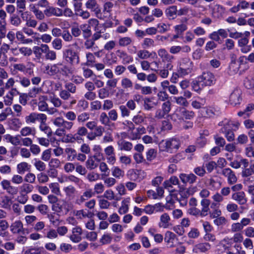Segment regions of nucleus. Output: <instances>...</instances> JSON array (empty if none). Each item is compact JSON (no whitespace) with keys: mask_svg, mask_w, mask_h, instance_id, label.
Wrapping results in <instances>:
<instances>
[{"mask_svg":"<svg viewBox=\"0 0 254 254\" xmlns=\"http://www.w3.org/2000/svg\"><path fill=\"white\" fill-rule=\"evenodd\" d=\"M63 66L60 68V73L64 77H69L72 75L75 69L73 65H63Z\"/></svg>","mask_w":254,"mask_h":254,"instance_id":"27","label":"nucleus"},{"mask_svg":"<svg viewBox=\"0 0 254 254\" xmlns=\"http://www.w3.org/2000/svg\"><path fill=\"white\" fill-rule=\"evenodd\" d=\"M216 204L214 202H213L211 205V208H212L214 207V209L211 211L209 212L210 217L211 218H217L221 216V211L218 208H215L216 206Z\"/></svg>","mask_w":254,"mask_h":254,"instance_id":"52","label":"nucleus"},{"mask_svg":"<svg viewBox=\"0 0 254 254\" xmlns=\"http://www.w3.org/2000/svg\"><path fill=\"white\" fill-rule=\"evenodd\" d=\"M36 176L33 173H28L26 174L24 178V181L26 183H29L30 184H32L35 183L36 181Z\"/></svg>","mask_w":254,"mask_h":254,"instance_id":"60","label":"nucleus"},{"mask_svg":"<svg viewBox=\"0 0 254 254\" xmlns=\"http://www.w3.org/2000/svg\"><path fill=\"white\" fill-rule=\"evenodd\" d=\"M232 198L239 204L244 205L247 203V199L244 191H238L233 193Z\"/></svg>","mask_w":254,"mask_h":254,"instance_id":"23","label":"nucleus"},{"mask_svg":"<svg viewBox=\"0 0 254 254\" xmlns=\"http://www.w3.org/2000/svg\"><path fill=\"white\" fill-rule=\"evenodd\" d=\"M165 14L169 19H174L177 14V6L172 5L165 10Z\"/></svg>","mask_w":254,"mask_h":254,"instance_id":"33","label":"nucleus"},{"mask_svg":"<svg viewBox=\"0 0 254 254\" xmlns=\"http://www.w3.org/2000/svg\"><path fill=\"white\" fill-rule=\"evenodd\" d=\"M112 175L117 179H121L125 176V172L119 167H114L112 169Z\"/></svg>","mask_w":254,"mask_h":254,"instance_id":"43","label":"nucleus"},{"mask_svg":"<svg viewBox=\"0 0 254 254\" xmlns=\"http://www.w3.org/2000/svg\"><path fill=\"white\" fill-rule=\"evenodd\" d=\"M15 36L18 41L21 42L23 44H28L32 42V40L30 39H26L23 32L22 31H18L15 34Z\"/></svg>","mask_w":254,"mask_h":254,"instance_id":"47","label":"nucleus"},{"mask_svg":"<svg viewBox=\"0 0 254 254\" xmlns=\"http://www.w3.org/2000/svg\"><path fill=\"white\" fill-rule=\"evenodd\" d=\"M176 235L172 232L167 231L165 234L164 240L167 244H172L170 247H174L173 243Z\"/></svg>","mask_w":254,"mask_h":254,"instance_id":"44","label":"nucleus"},{"mask_svg":"<svg viewBox=\"0 0 254 254\" xmlns=\"http://www.w3.org/2000/svg\"><path fill=\"white\" fill-rule=\"evenodd\" d=\"M119 162L126 166H129L131 163V158L130 156L122 155L119 157Z\"/></svg>","mask_w":254,"mask_h":254,"instance_id":"59","label":"nucleus"},{"mask_svg":"<svg viewBox=\"0 0 254 254\" xmlns=\"http://www.w3.org/2000/svg\"><path fill=\"white\" fill-rule=\"evenodd\" d=\"M9 22L13 26L18 27L21 25L22 20L19 15L13 14L9 18Z\"/></svg>","mask_w":254,"mask_h":254,"instance_id":"39","label":"nucleus"},{"mask_svg":"<svg viewBox=\"0 0 254 254\" xmlns=\"http://www.w3.org/2000/svg\"><path fill=\"white\" fill-rule=\"evenodd\" d=\"M47 119V116L45 114L44 117L39 121L40 124L39 127L41 131L44 132L48 137H50L52 134V131L50 127L46 124Z\"/></svg>","mask_w":254,"mask_h":254,"instance_id":"20","label":"nucleus"},{"mask_svg":"<svg viewBox=\"0 0 254 254\" xmlns=\"http://www.w3.org/2000/svg\"><path fill=\"white\" fill-rule=\"evenodd\" d=\"M49 188L51 189V192L58 195H61L60 185L58 183H52L49 185Z\"/></svg>","mask_w":254,"mask_h":254,"instance_id":"54","label":"nucleus"},{"mask_svg":"<svg viewBox=\"0 0 254 254\" xmlns=\"http://www.w3.org/2000/svg\"><path fill=\"white\" fill-rule=\"evenodd\" d=\"M94 213L87 209H82L76 211L75 216L80 219L85 218H91L94 216Z\"/></svg>","mask_w":254,"mask_h":254,"instance_id":"31","label":"nucleus"},{"mask_svg":"<svg viewBox=\"0 0 254 254\" xmlns=\"http://www.w3.org/2000/svg\"><path fill=\"white\" fill-rule=\"evenodd\" d=\"M34 186L29 183H24L22 184L19 188V193H22L25 195H27L32 192L34 190Z\"/></svg>","mask_w":254,"mask_h":254,"instance_id":"32","label":"nucleus"},{"mask_svg":"<svg viewBox=\"0 0 254 254\" xmlns=\"http://www.w3.org/2000/svg\"><path fill=\"white\" fill-rule=\"evenodd\" d=\"M43 247H30L24 252V254H43Z\"/></svg>","mask_w":254,"mask_h":254,"instance_id":"41","label":"nucleus"},{"mask_svg":"<svg viewBox=\"0 0 254 254\" xmlns=\"http://www.w3.org/2000/svg\"><path fill=\"white\" fill-rule=\"evenodd\" d=\"M10 51L14 56H19L22 55L24 57L30 56L33 52L31 48L28 47H19L10 49Z\"/></svg>","mask_w":254,"mask_h":254,"instance_id":"7","label":"nucleus"},{"mask_svg":"<svg viewBox=\"0 0 254 254\" xmlns=\"http://www.w3.org/2000/svg\"><path fill=\"white\" fill-rule=\"evenodd\" d=\"M88 102L86 100L81 99L78 101L76 109L78 111L82 112L88 108Z\"/></svg>","mask_w":254,"mask_h":254,"instance_id":"45","label":"nucleus"},{"mask_svg":"<svg viewBox=\"0 0 254 254\" xmlns=\"http://www.w3.org/2000/svg\"><path fill=\"white\" fill-rule=\"evenodd\" d=\"M20 133L23 136H27L30 135L34 136L36 134V129L34 127L26 126L21 129Z\"/></svg>","mask_w":254,"mask_h":254,"instance_id":"37","label":"nucleus"},{"mask_svg":"<svg viewBox=\"0 0 254 254\" xmlns=\"http://www.w3.org/2000/svg\"><path fill=\"white\" fill-rule=\"evenodd\" d=\"M146 117L144 114H137L133 116L132 121L136 125H140L143 123L146 120Z\"/></svg>","mask_w":254,"mask_h":254,"instance_id":"57","label":"nucleus"},{"mask_svg":"<svg viewBox=\"0 0 254 254\" xmlns=\"http://www.w3.org/2000/svg\"><path fill=\"white\" fill-rule=\"evenodd\" d=\"M45 55V58L47 60L54 61L57 58L56 53L54 51L50 50L49 46H48Z\"/></svg>","mask_w":254,"mask_h":254,"instance_id":"55","label":"nucleus"},{"mask_svg":"<svg viewBox=\"0 0 254 254\" xmlns=\"http://www.w3.org/2000/svg\"><path fill=\"white\" fill-rule=\"evenodd\" d=\"M63 115L66 119V121L71 122L75 121L76 118V114L71 111H69L66 112H63Z\"/></svg>","mask_w":254,"mask_h":254,"instance_id":"63","label":"nucleus"},{"mask_svg":"<svg viewBox=\"0 0 254 254\" xmlns=\"http://www.w3.org/2000/svg\"><path fill=\"white\" fill-rule=\"evenodd\" d=\"M251 222L250 218H243L240 222L234 223L231 225V231L232 233L241 232L244 227L249 225Z\"/></svg>","mask_w":254,"mask_h":254,"instance_id":"9","label":"nucleus"},{"mask_svg":"<svg viewBox=\"0 0 254 254\" xmlns=\"http://www.w3.org/2000/svg\"><path fill=\"white\" fill-rule=\"evenodd\" d=\"M132 42V39L129 37H120L118 40V44L121 47H127Z\"/></svg>","mask_w":254,"mask_h":254,"instance_id":"53","label":"nucleus"},{"mask_svg":"<svg viewBox=\"0 0 254 254\" xmlns=\"http://www.w3.org/2000/svg\"><path fill=\"white\" fill-rule=\"evenodd\" d=\"M52 47L57 50H60L63 47L62 40L60 38H55L52 42Z\"/></svg>","mask_w":254,"mask_h":254,"instance_id":"64","label":"nucleus"},{"mask_svg":"<svg viewBox=\"0 0 254 254\" xmlns=\"http://www.w3.org/2000/svg\"><path fill=\"white\" fill-rule=\"evenodd\" d=\"M65 153L67 154V159L68 161H72L76 157V151L73 148L68 147L64 149Z\"/></svg>","mask_w":254,"mask_h":254,"instance_id":"48","label":"nucleus"},{"mask_svg":"<svg viewBox=\"0 0 254 254\" xmlns=\"http://www.w3.org/2000/svg\"><path fill=\"white\" fill-rule=\"evenodd\" d=\"M82 229L79 226H76L72 228V234L70 236L69 239L73 243H78L82 240Z\"/></svg>","mask_w":254,"mask_h":254,"instance_id":"18","label":"nucleus"},{"mask_svg":"<svg viewBox=\"0 0 254 254\" xmlns=\"http://www.w3.org/2000/svg\"><path fill=\"white\" fill-rule=\"evenodd\" d=\"M241 91L239 89H235L231 94L229 101L231 104L235 106L240 104L241 100Z\"/></svg>","mask_w":254,"mask_h":254,"instance_id":"21","label":"nucleus"},{"mask_svg":"<svg viewBox=\"0 0 254 254\" xmlns=\"http://www.w3.org/2000/svg\"><path fill=\"white\" fill-rule=\"evenodd\" d=\"M48 45L42 44L40 46H34L33 47V53L37 59H40L43 57V54L46 52Z\"/></svg>","mask_w":254,"mask_h":254,"instance_id":"24","label":"nucleus"},{"mask_svg":"<svg viewBox=\"0 0 254 254\" xmlns=\"http://www.w3.org/2000/svg\"><path fill=\"white\" fill-rule=\"evenodd\" d=\"M52 209L58 212L61 213L64 212L65 214L68 213L70 210L69 208V204L64 199H62L58 201L52 206Z\"/></svg>","mask_w":254,"mask_h":254,"instance_id":"11","label":"nucleus"},{"mask_svg":"<svg viewBox=\"0 0 254 254\" xmlns=\"http://www.w3.org/2000/svg\"><path fill=\"white\" fill-rule=\"evenodd\" d=\"M130 200V198L129 197H127L122 200L121 206L118 211L120 214H125L128 211Z\"/></svg>","mask_w":254,"mask_h":254,"instance_id":"34","label":"nucleus"},{"mask_svg":"<svg viewBox=\"0 0 254 254\" xmlns=\"http://www.w3.org/2000/svg\"><path fill=\"white\" fill-rule=\"evenodd\" d=\"M225 12V8L220 4H216L212 9L211 16L214 18H219L222 16Z\"/></svg>","mask_w":254,"mask_h":254,"instance_id":"29","label":"nucleus"},{"mask_svg":"<svg viewBox=\"0 0 254 254\" xmlns=\"http://www.w3.org/2000/svg\"><path fill=\"white\" fill-rule=\"evenodd\" d=\"M180 146V140L176 138H171L163 140L159 144L160 149L169 153L176 152Z\"/></svg>","mask_w":254,"mask_h":254,"instance_id":"2","label":"nucleus"},{"mask_svg":"<svg viewBox=\"0 0 254 254\" xmlns=\"http://www.w3.org/2000/svg\"><path fill=\"white\" fill-rule=\"evenodd\" d=\"M63 191L65 193L66 198L69 200L73 199L77 192L75 188L72 185L64 187Z\"/></svg>","mask_w":254,"mask_h":254,"instance_id":"28","label":"nucleus"},{"mask_svg":"<svg viewBox=\"0 0 254 254\" xmlns=\"http://www.w3.org/2000/svg\"><path fill=\"white\" fill-rule=\"evenodd\" d=\"M179 178L184 184H193L196 182L197 179L196 176L193 173H181L179 175Z\"/></svg>","mask_w":254,"mask_h":254,"instance_id":"17","label":"nucleus"},{"mask_svg":"<svg viewBox=\"0 0 254 254\" xmlns=\"http://www.w3.org/2000/svg\"><path fill=\"white\" fill-rule=\"evenodd\" d=\"M44 13L47 17H51L52 16L60 17L63 15V11L60 8L49 5V6L44 10Z\"/></svg>","mask_w":254,"mask_h":254,"instance_id":"16","label":"nucleus"},{"mask_svg":"<svg viewBox=\"0 0 254 254\" xmlns=\"http://www.w3.org/2000/svg\"><path fill=\"white\" fill-rule=\"evenodd\" d=\"M99 162H97L96 160L90 156L88 157V159L86 161V167L90 170H94L98 166Z\"/></svg>","mask_w":254,"mask_h":254,"instance_id":"42","label":"nucleus"},{"mask_svg":"<svg viewBox=\"0 0 254 254\" xmlns=\"http://www.w3.org/2000/svg\"><path fill=\"white\" fill-rule=\"evenodd\" d=\"M16 169L19 174H23L30 169V165L27 162H22L17 164Z\"/></svg>","mask_w":254,"mask_h":254,"instance_id":"40","label":"nucleus"},{"mask_svg":"<svg viewBox=\"0 0 254 254\" xmlns=\"http://www.w3.org/2000/svg\"><path fill=\"white\" fill-rule=\"evenodd\" d=\"M2 189L5 190L9 194L14 195H16L18 191V188L11 185L10 181L7 180H3L0 183Z\"/></svg>","mask_w":254,"mask_h":254,"instance_id":"10","label":"nucleus"},{"mask_svg":"<svg viewBox=\"0 0 254 254\" xmlns=\"http://www.w3.org/2000/svg\"><path fill=\"white\" fill-rule=\"evenodd\" d=\"M105 190V187L102 183H96L94 185L93 188V193L95 194H100L102 193Z\"/></svg>","mask_w":254,"mask_h":254,"instance_id":"58","label":"nucleus"},{"mask_svg":"<svg viewBox=\"0 0 254 254\" xmlns=\"http://www.w3.org/2000/svg\"><path fill=\"white\" fill-rule=\"evenodd\" d=\"M254 174V164H251L249 168H243L242 171V177H250Z\"/></svg>","mask_w":254,"mask_h":254,"instance_id":"56","label":"nucleus"},{"mask_svg":"<svg viewBox=\"0 0 254 254\" xmlns=\"http://www.w3.org/2000/svg\"><path fill=\"white\" fill-rule=\"evenodd\" d=\"M21 18L25 22V25L31 28H35L38 24L37 21L28 11L21 13Z\"/></svg>","mask_w":254,"mask_h":254,"instance_id":"14","label":"nucleus"},{"mask_svg":"<svg viewBox=\"0 0 254 254\" xmlns=\"http://www.w3.org/2000/svg\"><path fill=\"white\" fill-rule=\"evenodd\" d=\"M175 33L182 35L184 32L188 29L187 25L185 23H182L176 25L174 27Z\"/></svg>","mask_w":254,"mask_h":254,"instance_id":"61","label":"nucleus"},{"mask_svg":"<svg viewBox=\"0 0 254 254\" xmlns=\"http://www.w3.org/2000/svg\"><path fill=\"white\" fill-rule=\"evenodd\" d=\"M47 97L45 96H40L38 98V106L39 111L44 112L47 110L48 107V104L46 102Z\"/></svg>","mask_w":254,"mask_h":254,"instance_id":"38","label":"nucleus"},{"mask_svg":"<svg viewBox=\"0 0 254 254\" xmlns=\"http://www.w3.org/2000/svg\"><path fill=\"white\" fill-rule=\"evenodd\" d=\"M174 101L179 105L187 107L189 105V102L185 97L180 96H175L173 97Z\"/></svg>","mask_w":254,"mask_h":254,"instance_id":"50","label":"nucleus"},{"mask_svg":"<svg viewBox=\"0 0 254 254\" xmlns=\"http://www.w3.org/2000/svg\"><path fill=\"white\" fill-rule=\"evenodd\" d=\"M117 144L121 150L130 151L133 147V144L131 142L124 140H119L117 142Z\"/></svg>","mask_w":254,"mask_h":254,"instance_id":"30","label":"nucleus"},{"mask_svg":"<svg viewBox=\"0 0 254 254\" xmlns=\"http://www.w3.org/2000/svg\"><path fill=\"white\" fill-rule=\"evenodd\" d=\"M118 57L122 60L123 64H128L133 61V58L124 51H118Z\"/></svg>","mask_w":254,"mask_h":254,"instance_id":"36","label":"nucleus"},{"mask_svg":"<svg viewBox=\"0 0 254 254\" xmlns=\"http://www.w3.org/2000/svg\"><path fill=\"white\" fill-rule=\"evenodd\" d=\"M34 64L32 63H29L27 67L23 63L15 64L13 65L14 70H16L27 74L30 76L33 75Z\"/></svg>","mask_w":254,"mask_h":254,"instance_id":"6","label":"nucleus"},{"mask_svg":"<svg viewBox=\"0 0 254 254\" xmlns=\"http://www.w3.org/2000/svg\"><path fill=\"white\" fill-rule=\"evenodd\" d=\"M221 131L225 134V136L228 141H232L235 139V135L233 131L228 128L227 126H225L221 129Z\"/></svg>","mask_w":254,"mask_h":254,"instance_id":"35","label":"nucleus"},{"mask_svg":"<svg viewBox=\"0 0 254 254\" xmlns=\"http://www.w3.org/2000/svg\"><path fill=\"white\" fill-rule=\"evenodd\" d=\"M179 184L178 178L173 176L170 178L163 183V186L170 191H173V185H178Z\"/></svg>","mask_w":254,"mask_h":254,"instance_id":"26","label":"nucleus"},{"mask_svg":"<svg viewBox=\"0 0 254 254\" xmlns=\"http://www.w3.org/2000/svg\"><path fill=\"white\" fill-rule=\"evenodd\" d=\"M63 65L62 63H58L52 65L48 71V73L51 75H55L58 72H60V66Z\"/></svg>","mask_w":254,"mask_h":254,"instance_id":"62","label":"nucleus"},{"mask_svg":"<svg viewBox=\"0 0 254 254\" xmlns=\"http://www.w3.org/2000/svg\"><path fill=\"white\" fill-rule=\"evenodd\" d=\"M10 231L14 235L19 234L23 232V224L20 220H17L12 222L9 226Z\"/></svg>","mask_w":254,"mask_h":254,"instance_id":"15","label":"nucleus"},{"mask_svg":"<svg viewBox=\"0 0 254 254\" xmlns=\"http://www.w3.org/2000/svg\"><path fill=\"white\" fill-rule=\"evenodd\" d=\"M105 154L106 156L107 162L111 165H114L116 161L115 151L114 147L109 145L104 149Z\"/></svg>","mask_w":254,"mask_h":254,"instance_id":"12","label":"nucleus"},{"mask_svg":"<svg viewBox=\"0 0 254 254\" xmlns=\"http://www.w3.org/2000/svg\"><path fill=\"white\" fill-rule=\"evenodd\" d=\"M159 57L162 59L163 62H172L175 59L174 57L168 53L164 48L160 49L157 51Z\"/></svg>","mask_w":254,"mask_h":254,"instance_id":"22","label":"nucleus"},{"mask_svg":"<svg viewBox=\"0 0 254 254\" xmlns=\"http://www.w3.org/2000/svg\"><path fill=\"white\" fill-rule=\"evenodd\" d=\"M198 78L199 82H202V86H211L215 83L216 81L214 75L210 72H203Z\"/></svg>","mask_w":254,"mask_h":254,"instance_id":"5","label":"nucleus"},{"mask_svg":"<svg viewBox=\"0 0 254 254\" xmlns=\"http://www.w3.org/2000/svg\"><path fill=\"white\" fill-rule=\"evenodd\" d=\"M180 113L183 115V119L191 120L194 117L195 114L192 111H189L185 108H180Z\"/></svg>","mask_w":254,"mask_h":254,"instance_id":"46","label":"nucleus"},{"mask_svg":"<svg viewBox=\"0 0 254 254\" xmlns=\"http://www.w3.org/2000/svg\"><path fill=\"white\" fill-rule=\"evenodd\" d=\"M193 64L189 58H183L180 63L178 72L181 77H184L191 73Z\"/></svg>","mask_w":254,"mask_h":254,"instance_id":"3","label":"nucleus"},{"mask_svg":"<svg viewBox=\"0 0 254 254\" xmlns=\"http://www.w3.org/2000/svg\"><path fill=\"white\" fill-rule=\"evenodd\" d=\"M44 115V114L32 113L25 117V122L27 124H35L36 121L39 122Z\"/></svg>","mask_w":254,"mask_h":254,"instance_id":"25","label":"nucleus"},{"mask_svg":"<svg viewBox=\"0 0 254 254\" xmlns=\"http://www.w3.org/2000/svg\"><path fill=\"white\" fill-rule=\"evenodd\" d=\"M85 5L87 9L94 12L96 17H98V15L101 14L100 5L97 0H87L85 3Z\"/></svg>","mask_w":254,"mask_h":254,"instance_id":"13","label":"nucleus"},{"mask_svg":"<svg viewBox=\"0 0 254 254\" xmlns=\"http://www.w3.org/2000/svg\"><path fill=\"white\" fill-rule=\"evenodd\" d=\"M53 124L58 127L55 131V134L61 137L65 135L66 131H70L73 127V123L64 120L63 117H58L53 121Z\"/></svg>","mask_w":254,"mask_h":254,"instance_id":"1","label":"nucleus"},{"mask_svg":"<svg viewBox=\"0 0 254 254\" xmlns=\"http://www.w3.org/2000/svg\"><path fill=\"white\" fill-rule=\"evenodd\" d=\"M63 58L70 65L78 64L79 63V57L78 53L71 49H67L63 51Z\"/></svg>","mask_w":254,"mask_h":254,"instance_id":"4","label":"nucleus"},{"mask_svg":"<svg viewBox=\"0 0 254 254\" xmlns=\"http://www.w3.org/2000/svg\"><path fill=\"white\" fill-rule=\"evenodd\" d=\"M221 174L227 178L228 184L230 185L235 184L237 182V178L235 172L229 168L222 169Z\"/></svg>","mask_w":254,"mask_h":254,"instance_id":"8","label":"nucleus"},{"mask_svg":"<svg viewBox=\"0 0 254 254\" xmlns=\"http://www.w3.org/2000/svg\"><path fill=\"white\" fill-rule=\"evenodd\" d=\"M122 87L126 90L131 89L133 87L132 81L127 77H123L121 81Z\"/></svg>","mask_w":254,"mask_h":254,"instance_id":"49","label":"nucleus"},{"mask_svg":"<svg viewBox=\"0 0 254 254\" xmlns=\"http://www.w3.org/2000/svg\"><path fill=\"white\" fill-rule=\"evenodd\" d=\"M31 28V27H28V26L25 25L22 29V32L27 36H31L35 40H37L38 38L35 37V36L37 34V32H34Z\"/></svg>","mask_w":254,"mask_h":254,"instance_id":"51","label":"nucleus"},{"mask_svg":"<svg viewBox=\"0 0 254 254\" xmlns=\"http://www.w3.org/2000/svg\"><path fill=\"white\" fill-rule=\"evenodd\" d=\"M170 220V217L168 213H163L160 217V221L158 223L159 227L164 229L169 228L172 225Z\"/></svg>","mask_w":254,"mask_h":254,"instance_id":"19","label":"nucleus"}]
</instances>
